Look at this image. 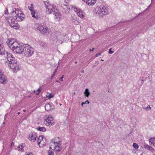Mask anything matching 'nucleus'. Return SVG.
Segmentation results:
<instances>
[{
  "label": "nucleus",
  "mask_w": 155,
  "mask_h": 155,
  "mask_svg": "<svg viewBox=\"0 0 155 155\" xmlns=\"http://www.w3.org/2000/svg\"><path fill=\"white\" fill-rule=\"evenodd\" d=\"M3 47L2 41L0 40V55L3 54L7 58L8 62L6 61V62L8 63L10 68L14 73L17 72L19 70V65L17 61L12 54L5 51Z\"/></svg>",
  "instance_id": "obj_1"
},
{
  "label": "nucleus",
  "mask_w": 155,
  "mask_h": 155,
  "mask_svg": "<svg viewBox=\"0 0 155 155\" xmlns=\"http://www.w3.org/2000/svg\"><path fill=\"white\" fill-rule=\"evenodd\" d=\"M109 9L106 6H101L97 7L95 9V13L99 18H102L104 15H108L109 13Z\"/></svg>",
  "instance_id": "obj_2"
},
{
  "label": "nucleus",
  "mask_w": 155,
  "mask_h": 155,
  "mask_svg": "<svg viewBox=\"0 0 155 155\" xmlns=\"http://www.w3.org/2000/svg\"><path fill=\"white\" fill-rule=\"evenodd\" d=\"M12 16L17 21H22L25 16L23 12L18 8H15L13 9Z\"/></svg>",
  "instance_id": "obj_3"
},
{
  "label": "nucleus",
  "mask_w": 155,
  "mask_h": 155,
  "mask_svg": "<svg viewBox=\"0 0 155 155\" xmlns=\"http://www.w3.org/2000/svg\"><path fill=\"white\" fill-rule=\"evenodd\" d=\"M6 19L10 26L15 29H18L19 27L18 26V21L16 19L14 18L12 16V17H6Z\"/></svg>",
  "instance_id": "obj_4"
},
{
  "label": "nucleus",
  "mask_w": 155,
  "mask_h": 155,
  "mask_svg": "<svg viewBox=\"0 0 155 155\" xmlns=\"http://www.w3.org/2000/svg\"><path fill=\"white\" fill-rule=\"evenodd\" d=\"M44 5L46 8L47 12L48 14H50L52 12H55L57 10V8L55 5L50 4L47 2H44Z\"/></svg>",
  "instance_id": "obj_5"
},
{
  "label": "nucleus",
  "mask_w": 155,
  "mask_h": 155,
  "mask_svg": "<svg viewBox=\"0 0 155 155\" xmlns=\"http://www.w3.org/2000/svg\"><path fill=\"white\" fill-rule=\"evenodd\" d=\"M75 6L72 5H66L64 4H61V10L62 12L65 15H68L69 13L70 9L73 10V7Z\"/></svg>",
  "instance_id": "obj_6"
},
{
  "label": "nucleus",
  "mask_w": 155,
  "mask_h": 155,
  "mask_svg": "<svg viewBox=\"0 0 155 155\" xmlns=\"http://www.w3.org/2000/svg\"><path fill=\"white\" fill-rule=\"evenodd\" d=\"M25 48L24 54L26 56H30L33 54L34 50L31 46L27 45H25Z\"/></svg>",
  "instance_id": "obj_7"
},
{
  "label": "nucleus",
  "mask_w": 155,
  "mask_h": 155,
  "mask_svg": "<svg viewBox=\"0 0 155 155\" xmlns=\"http://www.w3.org/2000/svg\"><path fill=\"white\" fill-rule=\"evenodd\" d=\"M7 44L10 49L13 51L19 45L15 39L11 38Z\"/></svg>",
  "instance_id": "obj_8"
},
{
  "label": "nucleus",
  "mask_w": 155,
  "mask_h": 155,
  "mask_svg": "<svg viewBox=\"0 0 155 155\" xmlns=\"http://www.w3.org/2000/svg\"><path fill=\"white\" fill-rule=\"evenodd\" d=\"M46 138L43 135L39 136L38 138L37 143L40 147H43L46 144Z\"/></svg>",
  "instance_id": "obj_9"
},
{
  "label": "nucleus",
  "mask_w": 155,
  "mask_h": 155,
  "mask_svg": "<svg viewBox=\"0 0 155 155\" xmlns=\"http://www.w3.org/2000/svg\"><path fill=\"white\" fill-rule=\"evenodd\" d=\"M53 119V117L50 116L45 117V121L46 122L45 124L46 125L49 126L53 125L54 123Z\"/></svg>",
  "instance_id": "obj_10"
},
{
  "label": "nucleus",
  "mask_w": 155,
  "mask_h": 155,
  "mask_svg": "<svg viewBox=\"0 0 155 155\" xmlns=\"http://www.w3.org/2000/svg\"><path fill=\"white\" fill-rule=\"evenodd\" d=\"M73 10L80 17L82 18H84V16L83 14V12L81 9L78 8L76 7L75 6L74 7H73Z\"/></svg>",
  "instance_id": "obj_11"
},
{
  "label": "nucleus",
  "mask_w": 155,
  "mask_h": 155,
  "mask_svg": "<svg viewBox=\"0 0 155 155\" xmlns=\"http://www.w3.org/2000/svg\"><path fill=\"white\" fill-rule=\"evenodd\" d=\"M25 46L22 45H19L14 49L13 51L14 52H15L17 53L21 54L24 51L25 48Z\"/></svg>",
  "instance_id": "obj_12"
},
{
  "label": "nucleus",
  "mask_w": 155,
  "mask_h": 155,
  "mask_svg": "<svg viewBox=\"0 0 155 155\" xmlns=\"http://www.w3.org/2000/svg\"><path fill=\"white\" fill-rule=\"evenodd\" d=\"M60 140L58 137H55L52 139L50 142L49 146H53V145H57L60 144Z\"/></svg>",
  "instance_id": "obj_13"
},
{
  "label": "nucleus",
  "mask_w": 155,
  "mask_h": 155,
  "mask_svg": "<svg viewBox=\"0 0 155 155\" xmlns=\"http://www.w3.org/2000/svg\"><path fill=\"white\" fill-rule=\"evenodd\" d=\"M7 82V78L4 75L3 73L1 71L0 72V83L3 84H5Z\"/></svg>",
  "instance_id": "obj_14"
},
{
  "label": "nucleus",
  "mask_w": 155,
  "mask_h": 155,
  "mask_svg": "<svg viewBox=\"0 0 155 155\" xmlns=\"http://www.w3.org/2000/svg\"><path fill=\"white\" fill-rule=\"evenodd\" d=\"M53 146H50V148L51 149L55 150L56 151H59L61 150V144L57 145H53Z\"/></svg>",
  "instance_id": "obj_15"
},
{
  "label": "nucleus",
  "mask_w": 155,
  "mask_h": 155,
  "mask_svg": "<svg viewBox=\"0 0 155 155\" xmlns=\"http://www.w3.org/2000/svg\"><path fill=\"white\" fill-rule=\"evenodd\" d=\"M54 106L52 104L49 103L45 104V110L47 111H49L54 109Z\"/></svg>",
  "instance_id": "obj_16"
},
{
  "label": "nucleus",
  "mask_w": 155,
  "mask_h": 155,
  "mask_svg": "<svg viewBox=\"0 0 155 155\" xmlns=\"http://www.w3.org/2000/svg\"><path fill=\"white\" fill-rule=\"evenodd\" d=\"M37 136L35 133H31L29 134L28 139L33 142L36 140Z\"/></svg>",
  "instance_id": "obj_17"
},
{
  "label": "nucleus",
  "mask_w": 155,
  "mask_h": 155,
  "mask_svg": "<svg viewBox=\"0 0 155 155\" xmlns=\"http://www.w3.org/2000/svg\"><path fill=\"white\" fill-rule=\"evenodd\" d=\"M40 31L43 34L47 33L48 31V27L43 25L41 26L40 28Z\"/></svg>",
  "instance_id": "obj_18"
},
{
  "label": "nucleus",
  "mask_w": 155,
  "mask_h": 155,
  "mask_svg": "<svg viewBox=\"0 0 155 155\" xmlns=\"http://www.w3.org/2000/svg\"><path fill=\"white\" fill-rule=\"evenodd\" d=\"M89 5H93L96 2V0H82Z\"/></svg>",
  "instance_id": "obj_19"
},
{
  "label": "nucleus",
  "mask_w": 155,
  "mask_h": 155,
  "mask_svg": "<svg viewBox=\"0 0 155 155\" xmlns=\"http://www.w3.org/2000/svg\"><path fill=\"white\" fill-rule=\"evenodd\" d=\"M70 18L71 20L76 25L78 24L79 22L77 20V18L75 15H71Z\"/></svg>",
  "instance_id": "obj_20"
},
{
  "label": "nucleus",
  "mask_w": 155,
  "mask_h": 155,
  "mask_svg": "<svg viewBox=\"0 0 155 155\" xmlns=\"http://www.w3.org/2000/svg\"><path fill=\"white\" fill-rule=\"evenodd\" d=\"M31 12L32 17L35 18L37 19H38L39 18V17L37 15V13H36V11L34 10L31 11Z\"/></svg>",
  "instance_id": "obj_21"
},
{
  "label": "nucleus",
  "mask_w": 155,
  "mask_h": 155,
  "mask_svg": "<svg viewBox=\"0 0 155 155\" xmlns=\"http://www.w3.org/2000/svg\"><path fill=\"white\" fill-rule=\"evenodd\" d=\"M149 141L152 146L155 147V137H151L149 139Z\"/></svg>",
  "instance_id": "obj_22"
},
{
  "label": "nucleus",
  "mask_w": 155,
  "mask_h": 155,
  "mask_svg": "<svg viewBox=\"0 0 155 155\" xmlns=\"http://www.w3.org/2000/svg\"><path fill=\"white\" fill-rule=\"evenodd\" d=\"M84 97H88L90 94V92L88 89L86 88L85 89V91L84 92Z\"/></svg>",
  "instance_id": "obj_23"
},
{
  "label": "nucleus",
  "mask_w": 155,
  "mask_h": 155,
  "mask_svg": "<svg viewBox=\"0 0 155 155\" xmlns=\"http://www.w3.org/2000/svg\"><path fill=\"white\" fill-rule=\"evenodd\" d=\"M42 26L38 23H35V24L34 28L37 30H39L40 31L41 27Z\"/></svg>",
  "instance_id": "obj_24"
},
{
  "label": "nucleus",
  "mask_w": 155,
  "mask_h": 155,
  "mask_svg": "<svg viewBox=\"0 0 155 155\" xmlns=\"http://www.w3.org/2000/svg\"><path fill=\"white\" fill-rule=\"evenodd\" d=\"M37 129L39 131L44 132L46 131V128L43 127H38Z\"/></svg>",
  "instance_id": "obj_25"
},
{
  "label": "nucleus",
  "mask_w": 155,
  "mask_h": 155,
  "mask_svg": "<svg viewBox=\"0 0 155 155\" xmlns=\"http://www.w3.org/2000/svg\"><path fill=\"white\" fill-rule=\"evenodd\" d=\"M54 12V14H55V16L56 18H59L60 14H59V13L58 12V11L57 9L56 11H55V12Z\"/></svg>",
  "instance_id": "obj_26"
},
{
  "label": "nucleus",
  "mask_w": 155,
  "mask_h": 155,
  "mask_svg": "<svg viewBox=\"0 0 155 155\" xmlns=\"http://www.w3.org/2000/svg\"><path fill=\"white\" fill-rule=\"evenodd\" d=\"M145 147V148L147 149L150 151H152L153 150V148L152 147L150 146L149 145H144Z\"/></svg>",
  "instance_id": "obj_27"
},
{
  "label": "nucleus",
  "mask_w": 155,
  "mask_h": 155,
  "mask_svg": "<svg viewBox=\"0 0 155 155\" xmlns=\"http://www.w3.org/2000/svg\"><path fill=\"white\" fill-rule=\"evenodd\" d=\"M58 66L55 69V70H54V72H53V74H52L51 76V78L52 79L53 78L55 75L56 74V72H57V69H58Z\"/></svg>",
  "instance_id": "obj_28"
},
{
  "label": "nucleus",
  "mask_w": 155,
  "mask_h": 155,
  "mask_svg": "<svg viewBox=\"0 0 155 155\" xmlns=\"http://www.w3.org/2000/svg\"><path fill=\"white\" fill-rule=\"evenodd\" d=\"M143 109L146 110H150L151 109V107L149 105H148L147 107H143Z\"/></svg>",
  "instance_id": "obj_29"
},
{
  "label": "nucleus",
  "mask_w": 155,
  "mask_h": 155,
  "mask_svg": "<svg viewBox=\"0 0 155 155\" xmlns=\"http://www.w3.org/2000/svg\"><path fill=\"white\" fill-rule=\"evenodd\" d=\"M28 8L31 12L34 10L33 4H31L30 5V6H29Z\"/></svg>",
  "instance_id": "obj_30"
},
{
  "label": "nucleus",
  "mask_w": 155,
  "mask_h": 155,
  "mask_svg": "<svg viewBox=\"0 0 155 155\" xmlns=\"http://www.w3.org/2000/svg\"><path fill=\"white\" fill-rule=\"evenodd\" d=\"M133 147L135 149H137L138 148V145L136 143H134L133 144Z\"/></svg>",
  "instance_id": "obj_31"
},
{
  "label": "nucleus",
  "mask_w": 155,
  "mask_h": 155,
  "mask_svg": "<svg viewBox=\"0 0 155 155\" xmlns=\"http://www.w3.org/2000/svg\"><path fill=\"white\" fill-rule=\"evenodd\" d=\"M87 103V104H89V102L88 100L86 101L85 102L82 103L81 105H82V107H83V105L85 104L86 103Z\"/></svg>",
  "instance_id": "obj_32"
},
{
  "label": "nucleus",
  "mask_w": 155,
  "mask_h": 155,
  "mask_svg": "<svg viewBox=\"0 0 155 155\" xmlns=\"http://www.w3.org/2000/svg\"><path fill=\"white\" fill-rule=\"evenodd\" d=\"M54 94H50L48 96V99H50L51 98H53L54 97Z\"/></svg>",
  "instance_id": "obj_33"
},
{
  "label": "nucleus",
  "mask_w": 155,
  "mask_h": 155,
  "mask_svg": "<svg viewBox=\"0 0 155 155\" xmlns=\"http://www.w3.org/2000/svg\"><path fill=\"white\" fill-rule=\"evenodd\" d=\"M37 91L38 92V93H36V94H37V95H38L41 92V89H40V88H39L38 90H37Z\"/></svg>",
  "instance_id": "obj_34"
},
{
  "label": "nucleus",
  "mask_w": 155,
  "mask_h": 155,
  "mask_svg": "<svg viewBox=\"0 0 155 155\" xmlns=\"http://www.w3.org/2000/svg\"><path fill=\"white\" fill-rule=\"evenodd\" d=\"M114 51H111V48H110L109 50V53L110 54H112L114 53Z\"/></svg>",
  "instance_id": "obj_35"
},
{
  "label": "nucleus",
  "mask_w": 155,
  "mask_h": 155,
  "mask_svg": "<svg viewBox=\"0 0 155 155\" xmlns=\"http://www.w3.org/2000/svg\"><path fill=\"white\" fill-rule=\"evenodd\" d=\"M64 75H62L60 78V80L61 81H63V79L64 78Z\"/></svg>",
  "instance_id": "obj_36"
},
{
  "label": "nucleus",
  "mask_w": 155,
  "mask_h": 155,
  "mask_svg": "<svg viewBox=\"0 0 155 155\" xmlns=\"http://www.w3.org/2000/svg\"><path fill=\"white\" fill-rule=\"evenodd\" d=\"M54 153L53 151H51L49 153L48 155H54Z\"/></svg>",
  "instance_id": "obj_37"
},
{
  "label": "nucleus",
  "mask_w": 155,
  "mask_h": 155,
  "mask_svg": "<svg viewBox=\"0 0 155 155\" xmlns=\"http://www.w3.org/2000/svg\"><path fill=\"white\" fill-rule=\"evenodd\" d=\"M101 53H99V54H96V57H97L99 56H101Z\"/></svg>",
  "instance_id": "obj_38"
},
{
  "label": "nucleus",
  "mask_w": 155,
  "mask_h": 155,
  "mask_svg": "<svg viewBox=\"0 0 155 155\" xmlns=\"http://www.w3.org/2000/svg\"><path fill=\"white\" fill-rule=\"evenodd\" d=\"M71 0H64V2L66 3H68Z\"/></svg>",
  "instance_id": "obj_39"
},
{
  "label": "nucleus",
  "mask_w": 155,
  "mask_h": 155,
  "mask_svg": "<svg viewBox=\"0 0 155 155\" xmlns=\"http://www.w3.org/2000/svg\"><path fill=\"white\" fill-rule=\"evenodd\" d=\"M5 13L6 14H8V10L7 8H6L5 10Z\"/></svg>",
  "instance_id": "obj_40"
},
{
  "label": "nucleus",
  "mask_w": 155,
  "mask_h": 155,
  "mask_svg": "<svg viewBox=\"0 0 155 155\" xmlns=\"http://www.w3.org/2000/svg\"><path fill=\"white\" fill-rule=\"evenodd\" d=\"M25 155H33L32 153H26Z\"/></svg>",
  "instance_id": "obj_41"
},
{
  "label": "nucleus",
  "mask_w": 155,
  "mask_h": 155,
  "mask_svg": "<svg viewBox=\"0 0 155 155\" xmlns=\"http://www.w3.org/2000/svg\"><path fill=\"white\" fill-rule=\"evenodd\" d=\"M141 81H142V82H141V84H143V82L144 81V80L143 79H141Z\"/></svg>",
  "instance_id": "obj_42"
},
{
  "label": "nucleus",
  "mask_w": 155,
  "mask_h": 155,
  "mask_svg": "<svg viewBox=\"0 0 155 155\" xmlns=\"http://www.w3.org/2000/svg\"><path fill=\"white\" fill-rule=\"evenodd\" d=\"M94 48H93L92 49H90V51H94Z\"/></svg>",
  "instance_id": "obj_43"
},
{
  "label": "nucleus",
  "mask_w": 155,
  "mask_h": 155,
  "mask_svg": "<svg viewBox=\"0 0 155 155\" xmlns=\"http://www.w3.org/2000/svg\"><path fill=\"white\" fill-rule=\"evenodd\" d=\"M81 72L82 73H83L84 72V70H82L81 71Z\"/></svg>",
  "instance_id": "obj_44"
},
{
  "label": "nucleus",
  "mask_w": 155,
  "mask_h": 155,
  "mask_svg": "<svg viewBox=\"0 0 155 155\" xmlns=\"http://www.w3.org/2000/svg\"><path fill=\"white\" fill-rule=\"evenodd\" d=\"M56 82L57 83L60 82L59 81H56Z\"/></svg>",
  "instance_id": "obj_45"
},
{
  "label": "nucleus",
  "mask_w": 155,
  "mask_h": 155,
  "mask_svg": "<svg viewBox=\"0 0 155 155\" xmlns=\"http://www.w3.org/2000/svg\"><path fill=\"white\" fill-rule=\"evenodd\" d=\"M20 114V112H18L17 113V114H18V115H19V114Z\"/></svg>",
  "instance_id": "obj_46"
},
{
  "label": "nucleus",
  "mask_w": 155,
  "mask_h": 155,
  "mask_svg": "<svg viewBox=\"0 0 155 155\" xmlns=\"http://www.w3.org/2000/svg\"><path fill=\"white\" fill-rule=\"evenodd\" d=\"M23 111L24 112H26V110H24Z\"/></svg>",
  "instance_id": "obj_47"
},
{
  "label": "nucleus",
  "mask_w": 155,
  "mask_h": 155,
  "mask_svg": "<svg viewBox=\"0 0 155 155\" xmlns=\"http://www.w3.org/2000/svg\"><path fill=\"white\" fill-rule=\"evenodd\" d=\"M101 61H103L104 60H103L101 59Z\"/></svg>",
  "instance_id": "obj_48"
},
{
  "label": "nucleus",
  "mask_w": 155,
  "mask_h": 155,
  "mask_svg": "<svg viewBox=\"0 0 155 155\" xmlns=\"http://www.w3.org/2000/svg\"><path fill=\"white\" fill-rule=\"evenodd\" d=\"M20 146H19L18 147L19 148H20Z\"/></svg>",
  "instance_id": "obj_49"
},
{
  "label": "nucleus",
  "mask_w": 155,
  "mask_h": 155,
  "mask_svg": "<svg viewBox=\"0 0 155 155\" xmlns=\"http://www.w3.org/2000/svg\"><path fill=\"white\" fill-rule=\"evenodd\" d=\"M75 63H76H76H77V61H75Z\"/></svg>",
  "instance_id": "obj_50"
},
{
  "label": "nucleus",
  "mask_w": 155,
  "mask_h": 155,
  "mask_svg": "<svg viewBox=\"0 0 155 155\" xmlns=\"http://www.w3.org/2000/svg\"><path fill=\"white\" fill-rule=\"evenodd\" d=\"M60 105H61V104H60Z\"/></svg>",
  "instance_id": "obj_51"
},
{
  "label": "nucleus",
  "mask_w": 155,
  "mask_h": 155,
  "mask_svg": "<svg viewBox=\"0 0 155 155\" xmlns=\"http://www.w3.org/2000/svg\"><path fill=\"white\" fill-rule=\"evenodd\" d=\"M1 71H0V72H1Z\"/></svg>",
  "instance_id": "obj_52"
}]
</instances>
